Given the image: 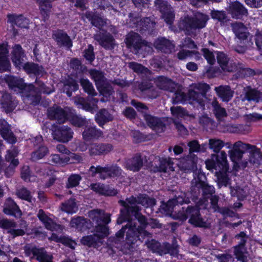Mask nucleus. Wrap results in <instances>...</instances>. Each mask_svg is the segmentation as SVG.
Segmentation results:
<instances>
[{"instance_id":"nucleus-46","label":"nucleus","mask_w":262,"mask_h":262,"mask_svg":"<svg viewBox=\"0 0 262 262\" xmlns=\"http://www.w3.org/2000/svg\"><path fill=\"white\" fill-rule=\"evenodd\" d=\"M78 89V85L76 81L72 78L67 80L63 86V92H65L69 97L72 96L73 92L76 91Z\"/></svg>"},{"instance_id":"nucleus-47","label":"nucleus","mask_w":262,"mask_h":262,"mask_svg":"<svg viewBox=\"0 0 262 262\" xmlns=\"http://www.w3.org/2000/svg\"><path fill=\"white\" fill-rule=\"evenodd\" d=\"M209 148L212 150L214 152L218 153L217 155L220 154V151L223 147L225 146V143L223 141L219 139H210L209 140L208 142ZM214 154H212L213 155Z\"/></svg>"},{"instance_id":"nucleus-61","label":"nucleus","mask_w":262,"mask_h":262,"mask_svg":"<svg viewBox=\"0 0 262 262\" xmlns=\"http://www.w3.org/2000/svg\"><path fill=\"white\" fill-rule=\"evenodd\" d=\"M81 177L78 174H72L68 179L66 182V187L70 188L76 187L79 184L81 180Z\"/></svg>"},{"instance_id":"nucleus-8","label":"nucleus","mask_w":262,"mask_h":262,"mask_svg":"<svg viewBox=\"0 0 262 262\" xmlns=\"http://www.w3.org/2000/svg\"><path fill=\"white\" fill-rule=\"evenodd\" d=\"M125 43L128 48H133L137 51L142 49L147 52H150L152 50L150 44L142 40L138 33L134 32H130L126 35Z\"/></svg>"},{"instance_id":"nucleus-42","label":"nucleus","mask_w":262,"mask_h":262,"mask_svg":"<svg viewBox=\"0 0 262 262\" xmlns=\"http://www.w3.org/2000/svg\"><path fill=\"white\" fill-rule=\"evenodd\" d=\"M91 78L95 81L96 87L104 82L106 79L103 72L96 69H91L89 71Z\"/></svg>"},{"instance_id":"nucleus-49","label":"nucleus","mask_w":262,"mask_h":262,"mask_svg":"<svg viewBox=\"0 0 262 262\" xmlns=\"http://www.w3.org/2000/svg\"><path fill=\"white\" fill-rule=\"evenodd\" d=\"M15 194L19 199L25 200L30 203H32V201L34 200L30 191L24 187L17 188L16 190Z\"/></svg>"},{"instance_id":"nucleus-4","label":"nucleus","mask_w":262,"mask_h":262,"mask_svg":"<svg viewBox=\"0 0 262 262\" xmlns=\"http://www.w3.org/2000/svg\"><path fill=\"white\" fill-rule=\"evenodd\" d=\"M210 89L209 85L205 83H199L191 85L188 93L190 103L198 104L204 110L205 105L209 100L206 96V93Z\"/></svg>"},{"instance_id":"nucleus-9","label":"nucleus","mask_w":262,"mask_h":262,"mask_svg":"<svg viewBox=\"0 0 262 262\" xmlns=\"http://www.w3.org/2000/svg\"><path fill=\"white\" fill-rule=\"evenodd\" d=\"M19 93L24 100L27 101L31 104H38L41 99L37 89L33 84L25 83Z\"/></svg>"},{"instance_id":"nucleus-16","label":"nucleus","mask_w":262,"mask_h":262,"mask_svg":"<svg viewBox=\"0 0 262 262\" xmlns=\"http://www.w3.org/2000/svg\"><path fill=\"white\" fill-rule=\"evenodd\" d=\"M99 100L97 98L88 97L84 99L79 97L75 99V103L78 107L81 108L86 111L93 113L97 107V103Z\"/></svg>"},{"instance_id":"nucleus-52","label":"nucleus","mask_w":262,"mask_h":262,"mask_svg":"<svg viewBox=\"0 0 262 262\" xmlns=\"http://www.w3.org/2000/svg\"><path fill=\"white\" fill-rule=\"evenodd\" d=\"M155 25V22L150 17H145L140 20L139 30L152 31Z\"/></svg>"},{"instance_id":"nucleus-44","label":"nucleus","mask_w":262,"mask_h":262,"mask_svg":"<svg viewBox=\"0 0 262 262\" xmlns=\"http://www.w3.org/2000/svg\"><path fill=\"white\" fill-rule=\"evenodd\" d=\"M157 85L160 89L168 91L170 92L174 91V83L166 78L161 77L159 80L157 81Z\"/></svg>"},{"instance_id":"nucleus-20","label":"nucleus","mask_w":262,"mask_h":262,"mask_svg":"<svg viewBox=\"0 0 262 262\" xmlns=\"http://www.w3.org/2000/svg\"><path fill=\"white\" fill-rule=\"evenodd\" d=\"M243 92L244 97L242 99L243 101H253L258 103L262 101V92L256 89L248 86L244 88Z\"/></svg>"},{"instance_id":"nucleus-22","label":"nucleus","mask_w":262,"mask_h":262,"mask_svg":"<svg viewBox=\"0 0 262 262\" xmlns=\"http://www.w3.org/2000/svg\"><path fill=\"white\" fill-rule=\"evenodd\" d=\"M144 119L147 125L157 132H163L165 128V124L160 118L150 114H145Z\"/></svg>"},{"instance_id":"nucleus-45","label":"nucleus","mask_w":262,"mask_h":262,"mask_svg":"<svg viewBox=\"0 0 262 262\" xmlns=\"http://www.w3.org/2000/svg\"><path fill=\"white\" fill-rule=\"evenodd\" d=\"M79 82L84 92L86 93L89 95L92 96L97 95L98 94L95 91L93 84L88 79L81 78Z\"/></svg>"},{"instance_id":"nucleus-24","label":"nucleus","mask_w":262,"mask_h":262,"mask_svg":"<svg viewBox=\"0 0 262 262\" xmlns=\"http://www.w3.org/2000/svg\"><path fill=\"white\" fill-rule=\"evenodd\" d=\"M228 11L232 17L235 19H241L243 16H247L248 13L244 6L238 2L230 4Z\"/></svg>"},{"instance_id":"nucleus-63","label":"nucleus","mask_w":262,"mask_h":262,"mask_svg":"<svg viewBox=\"0 0 262 262\" xmlns=\"http://www.w3.org/2000/svg\"><path fill=\"white\" fill-rule=\"evenodd\" d=\"M232 132L235 133L247 134L250 131V127L247 124L232 125Z\"/></svg>"},{"instance_id":"nucleus-5","label":"nucleus","mask_w":262,"mask_h":262,"mask_svg":"<svg viewBox=\"0 0 262 262\" xmlns=\"http://www.w3.org/2000/svg\"><path fill=\"white\" fill-rule=\"evenodd\" d=\"M208 16L202 13H196L193 16H187L179 23L180 28L190 35L192 30L204 28L208 20Z\"/></svg>"},{"instance_id":"nucleus-53","label":"nucleus","mask_w":262,"mask_h":262,"mask_svg":"<svg viewBox=\"0 0 262 262\" xmlns=\"http://www.w3.org/2000/svg\"><path fill=\"white\" fill-rule=\"evenodd\" d=\"M162 248L163 249L161 255L169 253L171 255L175 256L178 254L179 252L178 245L174 243L172 245L167 243H163Z\"/></svg>"},{"instance_id":"nucleus-39","label":"nucleus","mask_w":262,"mask_h":262,"mask_svg":"<svg viewBox=\"0 0 262 262\" xmlns=\"http://www.w3.org/2000/svg\"><path fill=\"white\" fill-rule=\"evenodd\" d=\"M24 70L28 73L33 74L35 75H43L45 73L43 68L37 64L33 62H27L22 66Z\"/></svg>"},{"instance_id":"nucleus-19","label":"nucleus","mask_w":262,"mask_h":262,"mask_svg":"<svg viewBox=\"0 0 262 262\" xmlns=\"http://www.w3.org/2000/svg\"><path fill=\"white\" fill-rule=\"evenodd\" d=\"M89 217L97 224H108L111 222V214L106 213L103 210L96 209L89 212Z\"/></svg>"},{"instance_id":"nucleus-1","label":"nucleus","mask_w":262,"mask_h":262,"mask_svg":"<svg viewBox=\"0 0 262 262\" xmlns=\"http://www.w3.org/2000/svg\"><path fill=\"white\" fill-rule=\"evenodd\" d=\"M124 221L127 223L116 233L114 242L117 245L116 247L125 253L134 249L136 243L140 240V235L151 237V234L145 230L148 220L140 211L121 209L117 223L121 224Z\"/></svg>"},{"instance_id":"nucleus-12","label":"nucleus","mask_w":262,"mask_h":262,"mask_svg":"<svg viewBox=\"0 0 262 262\" xmlns=\"http://www.w3.org/2000/svg\"><path fill=\"white\" fill-rule=\"evenodd\" d=\"M198 157L195 155H188L183 158L181 162V167L185 172H192L193 177L198 176V173L202 172L201 170L198 168L196 163Z\"/></svg>"},{"instance_id":"nucleus-40","label":"nucleus","mask_w":262,"mask_h":262,"mask_svg":"<svg viewBox=\"0 0 262 262\" xmlns=\"http://www.w3.org/2000/svg\"><path fill=\"white\" fill-rule=\"evenodd\" d=\"M60 209L68 213H75L78 210V206L76 204L75 199L71 198L68 200L61 203Z\"/></svg>"},{"instance_id":"nucleus-50","label":"nucleus","mask_w":262,"mask_h":262,"mask_svg":"<svg viewBox=\"0 0 262 262\" xmlns=\"http://www.w3.org/2000/svg\"><path fill=\"white\" fill-rule=\"evenodd\" d=\"M107 224H99L95 227L96 235L100 237V240L102 241V239L107 236L109 234V228Z\"/></svg>"},{"instance_id":"nucleus-37","label":"nucleus","mask_w":262,"mask_h":262,"mask_svg":"<svg viewBox=\"0 0 262 262\" xmlns=\"http://www.w3.org/2000/svg\"><path fill=\"white\" fill-rule=\"evenodd\" d=\"M101 130L97 129L95 127H89L85 128L82 133V136L85 140L89 141L92 139H98L102 136Z\"/></svg>"},{"instance_id":"nucleus-30","label":"nucleus","mask_w":262,"mask_h":262,"mask_svg":"<svg viewBox=\"0 0 262 262\" xmlns=\"http://www.w3.org/2000/svg\"><path fill=\"white\" fill-rule=\"evenodd\" d=\"M9 51L4 45H0V72H4L10 70V63L8 58Z\"/></svg>"},{"instance_id":"nucleus-48","label":"nucleus","mask_w":262,"mask_h":262,"mask_svg":"<svg viewBox=\"0 0 262 262\" xmlns=\"http://www.w3.org/2000/svg\"><path fill=\"white\" fill-rule=\"evenodd\" d=\"M234 248V255L237 259L241 262H247L248 258L246 255L247 252L245 246L237 245Z\"/></svg>"},{"instance_id":"nucleus-28","label":"nucleus","mask_w":262,"mask_h":262,"mask_svg":"<svg viewBox=\"0 0 262 262\" xmlns=\"http://www.w3.org/2000/svg\"><path fill=\"white\" fill-rule=\"evenodd\" d=\"M8 21L13 26L16 25L20 28H28L30 24L29 20L23 15L9 14Z\"/></svg>"},{"instance_id":"nucleus-60","label":"nucleus","mask_w":262,"mask_h":262,"mask_svg":"<svg viewBox=\"0 0 262 262\" xmlns=\"http://www.w3.org/2000/svg\"><path fill=\"white\" fill-rule=\"evenodd\" d=\"M230 188L232 196L236 197L238 200H243L246 197L245 191L238 186H230Z\"/></svg>"},{"instance_id":"nucleus-31","label":"nucleus","mask_w":262,"mask_h":262,"mask_svg":"<svg viewBox=\"0 0 262 262\" xmlns=\"http://www.w3.org/2000/svg\"><path fill=\"white\" fill-rule=\"evenodd\" d=\"M214 91L217 96L223 102H228L233 96L234 91L231 90L229 85H220L215 87Z\"/></svg>"},{"instance_id":"nucleus-64","label":"nucleus","mask_w":262,"mask_h":262,"mask_svg":"<svg viewBox=\"0 0 262 262\" xmlns=\"http://www.w3.org/2000/svg\"><path fill=\"white\" fill-rule=\"evenodd\" d=\"M85 220L82 217H78L71 220L70 225L72 227L81 230L86 224Z\"/></svg>"},{"instance_id":"nucleus-17","label":"nucleus","mask_w":262,"mask_h":262,"mask_svg":"<svg viewBox=\"0 0 262 262\" xmlns=\"http://www.w3.org/2000/svg\"><path fill=\"white\" fill-rule=\"evenodd\" d=\"M48 117L50 119L56 120L59 123H63L67 120V113L60 106L57 105L48 108Z\"/></svg>"},{"instance_id":"nucleus-27","label":"nucleus","mask_w":262,"mask_h":262,"mask_svg":"<svg viewBox=\"0 0 262 262\" xmlns=\"http://www.w3.org/2000/svg\"><path fill=\"white\" fill-rule=\"evenodd\" d=\"M2 107L8 113L12 112L18 104V101L8 93H4L0 100Z\"/></svg>"},{"instance_id":"nucleus-18","label":"nucleus","mask_w":262,"mask_h":262,"mask_svg":"<svg viewBox=\"0 0 262 262\" xmlns=\"http://www.w3.org/2000/svg\"><path fill=\"white\" fill-rule=\"evenodd\" d=\"M52 135L54 139L63 143H67L72 139L73 132L68 126H63L53 130Z\"/></svg>"},{"instance_id":"nucleus-21","label":"nucleus","mask_w":262,"mask_h":262,"mask_svg":"<svg viewBox=\"0 0 262 262\" xmlns=\"http://www.w3.org/2000/svg\"><path fill=\"white\" fill-rule=\"evenodd\" d=\"M113 149L112 144L108 143H93L89 148V154L91 156L104 155Z\"/></svg>"},{"instance_id":"nucleus-7","label":"nucleus","mask_w":262,"mask_h":262,"mask_svg":"<svg viewBox=\"0 0 262 262\" xmlns=\"http://www.w3.org/2000/svg\"><path fill=\"white\" fill-rule=\"evenodd\" d=\"M118 202L123 207V208L132 209L134 211L141 210L138 204H141L146 207H152L155 205V199L144 194H140L137 198L131 196L126 198L125 201L119 200Z\"/></svg>"},{"instance_id":"nucleus-3","label":"nucleus","mask_w":262,"mask_h":262,"mask_svg":"<svg viewBox=\"0 0 262 262\" xmlns=\"http://www.w3.org/2000/svg\"><path fill=\"white\" fill-rule=\"evenodd\" d=\"M171 215L173 218L182 221L189 219L188 223L195 227H206V222L202 217L200 208L196 206H188L186 208L183 207L182 210L175 212L174 214Z\"/></svg>"},{"instance_id":"nucleus-29","label":"nucleus","mask_w":262,"mask_h":262,"mask_svg":"<svg viewBox=\"0 0 262 262\" xmlns=\"http://www.w3.org/2000/svg\"><path fill=\"white\" fill-rule=\"evenodd\" d=\"M143 160L140 154H136L132 158L125 161V167L130 170L138 171L143 166Z\"/></svg>"},{"instance_id":"nucleus-38","label":"nucleus","mask_w":262,"mask_h":262,"mask_svg":"<svg viewBox=\"0 0 262 262\" xmlns=\"http://www.w3.org/2000/svg\"><path fill=\"white\" fill-rule=\"evenodd\" d=\"M6 81L10 89L19 93L25 83L22 79L14 76L8 77Z\"/></svg>"},{"instance_id":"nucleus-51","label":"nucleus","mask_w":262,"mask_h":262,"mask_svg":"<svg viewBox=\"0 0 262 262\" xmlns=\"http://www.w3.org/2000/svg\"><path fill=\"white\" fill-rule=\"evenodd\" d=\"M48 153V149L46 146H40L31 154V159L33 161H36L43 158Z\"/></svg>"},{"instance_id":"nucleus-26","label":"nucleus","mask_w":262,"mask_h":262,"mask_svg":"<svg viewBox=\"0 0 262 262\" xmlns=\"http://www.w3.org/2000/svg\"><path fill=\"white\" fill-rule=\"evenodd\" d=\"M11 59L16 68H20L23 65L25 56L23 50L19 45H15L11 52Z\"/></svg>"},{"instance_id":"nucleus-34","label":"nucleus","mask_w":262,"mask_h":262,"mask_svg":"<svg viewBox=\"0 0 262 262\" xmlns=\"http://www.w3.org/2000/svg\"><path fill=\"white\" fill-rule=\"evenodd\" d=\"M197 173L198 176L194 177L191 181L189 191L192 199L194 201L198 200L200 196L202 187V183L199 179V173L197 172Z\"/></svg>"},{"instance_id":"nucleus-54","label":"nucleus","mask_w":262,"mask_h":262,"mask_svg":"<svg viewBox=\"0 0 262 262\" xmlns=\"http://www.w3.org/2000/svg\"><path fill=\"white\" fill-rule=\"evenodd\" d=\"M236 72H237L239 76L241 77H246L255 75V72L253 70L246 68L244 63L239 61L238 64Z\"/></svg>"},{"instance_id":"nucleus-41","label":"nucleus","mask_w":262,"mask_h":262,"mask_svg":"<svg viewBox=\"0 0 262 262\" xmlns=\"http://www.w3.org/2000/svg\"><path fill=\"white\" fill-rule=\"evenodd\" d=\"M97 89L100 95L105 97L110 96L114 93V89L111 82L110 81H107V80L98 85Z\"/></svg>"},{"instance_id":"nucleus-23","label":"nucleus","mask_w":262,"mask_h":262,"mask_svg":"<svg viewBox=\"0 0 262 262\" xmlns=\"http://www.w3.org/2000/svg\"><path fill=\"white\" fill-rule=\"evenodd\" d=\"M3 211L7 215L14 216L17 218H20L22 215L21 211L18 206L11 198H8L6 200Z\"/></svg>"},{"instance_id":"nucleus-14","label":"nucleus","mask_w":262,"mask_h":262,"mask_svg":"<svg viewBox=\"0 0 262 262\" xmlns=\"http://www.w3.org/2000/svg\"><path fill=\"white\" fill-rule=\"evenodd\" d=\"M94 39L106 50H112L116 45L114 37L110 33H99L95 34Z\"/></svg>"},{"instance_id":"nucleus-32","label":"nucleus","mask_w":262,"mask_h":262,"mask_svg":"<svg viewBox=\"0 0 262 262\" xmlns=\"http://www.w3.org/2000/svg\"><path fill=\"white\" fill-rule=\"evenodd\" d=\"M155 48L165 53H170L174 48L170 41L164 37L158 38L154 42Z\"/></svg>"},{"instance_id":"nucleus-57","label":"nucleus","mask_w":262,"mask_h":262,"mask_svg":"<svg viewBox=\"0 0 262 262\" xmlns=\"http://www.w3.org/2000/svg\"><path fill=\"white\" fill-rule=\"evenodd\" d=\"M0 133L4 139L7 140L10 143H14L16 142V138L11 132L10 126L8 127L1 128Z\"/></svg>"},{"instance_id":"nucleus-36","label":"nucleus","mask_w":262,"mask_h":262,"mask_svg":"<svg viewBox=\"0 0 262 262\" xmlns=\"http://www.w3.org/2000/svg\"><path fill=\"white\" fill-rule=\"evenodd\" d=\"M95 120L100 126L113 120V116L105 108L101 109L95 115Z\"/></svg>"},{"instance_id":"nucleus-62","label":"nucleus","mask_w":262,"mask_h":262,"mask_svg":"<svg viewBox=\"0 0 262 262\" xmlns=\"http://www.w3.org/2000/svg\"><path fill=\"white\" fill-rule=\"evenodd\" d=\"M71 123L74 126L77 127H81L86 124L87 121L85 118L82 117L81 115H73L70 119Z\"/></svg>"},{"instance_id":"nucleus-35","label":"nucleus","mask_w":262,"mask_h":262,"mask_svg":"<svg viewBox=\"0 0 262 262\" xmlns=\"http://www.w3.org/2000/svg\"><path fill=\"white\" fill-rule=\"evenodd\" d=\"M210 104L212 107V113L217 120L221 121L227 116L226 109L221 106L216 98H213Z\"/></svg>"},{"instance_id":"nucleus-15","label":"nucleus","mask_w":262,"mask_h":262,"mask_svg":"<svg viewBox=\"0 0 262 262\" xmlns=\"http://www.w3.org/2000/svg\"><path fill=\"white\" fill-rule=\"evenodd\" d=\"M249 151L250 153L249 161H244L241 163L242 168L251 167L252 165L257 166L262 162V154L260 149L255 145H252Z\"/></svg>"},{"instance_id":"nucleus-43","label":"nucleus","mask_w":262,"mask_h":262,"mask_svg":"<svg viewBox=\"0 0 262 262\" xmlns=\"http://www.w3.org/2000/svg\"><path fill=\"white\" fill-rule=\"evenodd\" d=\"M82 244L85 246L90 247H96L99 243H102L100 240V237L97 235L94 234L85 236H83L80 240Z\"/></svg>"},{"instance_id":"nucleus-25","label":"nucleus","mask_w":262,"mask_h":262,"mask_svg":"<svg viewBox=\"0 0 262 262\" xmlns=\"http://www.w3.org/2000/svg\"><path fill=\"white\" fill-rule=\"evenodd\" d=\"M52 37L60 47L70 49L72 47V41L69 36L62 30H57L53 32Z\"/></svg>"},{"instance_id":"nucleus-11","label":"nucleus","mask_w":262,"mask_h":262,"mask_svg":"<svg viewBox=\"0 0 262 262\" xmlns=\"http://www.w3.org/2000/svg\"><path fill=\"white\" fill-rule=\"evenodd\" d=\"M233 32L235 36L243 41L247 42L246 46L252 47L253 42L252 41L251 36L248 31L247 27L241 23H235L231 25Z\"/></svg>"},{"instance_id":"nucleus-33","label":"nucleus","mask_w":262,"mask_h":262,"mask_svg":"<svg viewBox=\"0 0 262 262\" xmlns=\"http://www.w3.org/2000/svg\"><path fill=\"white\" fill-rule=\"evenodd\" d=\"M199 179L202 183V195L204 199L209 198L215 192L214 187L206 182V177L203 172L199 173Z\"/></svg>"},{"instance_id":"nucleus-10","label":"nucleus","mask_w":262,"mask_h":262,"mask_svg":"<svg viewBox=\"0 0 262 262\" xmlns=\"http://www.w3.org/2000/svg\"><path fill=\"white\" fill-rule=\"evenodd\" d=\"M24 248L26 256L33 255L31 258L36 256V260L39 262H53L52 255L49 254L43 248L38 249L30 246H25Z\"/></svg>"},{"instance_id":"nucleus-2","label":"nucleus","mask_w":262,"mask_h":262,"mask_svg":"<svg viewBox=\"0 0 262 262\" xmlns=\"http://www.w3.org/2000/svg\"><path fill=\"white\" fill-rule=\"evenodd\" d=\"M208 169L219 170L215 172L216 182L219 188L227 187L230 184V179L227 173L229 166L227 160V154L223 151L219 155H213L210 160L206 161Z\"/></svg>"},{"instance_id":"nucleus-13","label":"nucleus","mask_w":262,"mask_h":262,"mask_svg":"<svg viewBox=\"0 0 262 262\" xmlns=\"http://www.w3.org/2000/svg\"><path fill=\"white\" fill-rule=\"evenodd\" d=\"M81 18L84 21H85V19H87L93 26L99 29L107 26L110 23L109 20L98 16L93 11H86L85 13H83L81 15Z\"/></svg>"},{"instance_id":"nucleus-59","label":"nucleus","mask_w":262,"mask_h":262,"mask_svg":"<svg viewBox=\"0 0 262 262\" xmlns=\"http://www.w3.org/2000/svg\"><path fill=\"white\" fill-rule=\"evenodd\" d=\"M146 245L148 249H150L154 252H157L161 254L162 251V245L157 241L151 239V240L148 239L146 243Z\"/></svg>"},{"instance_id":"nucleus-56","label":"nucleus","mask_w":262,"mask_h":262,"mask_svg":"<svg viewBox=\"0 0 262 262\" xmlns=\"http://www.w3.org/2000/svg\"><path fill=\"white\" fill-rule=\"evenodd\" d=\"M231 160L234 163V165H238L241 167V161L244 153L234 149H231L228 152Z\"/></svg>"},{"instance_id":"nucleus-6","label":"nucleus","mask_w":262,"mask_h":262,"mask_svg":"<svg viewBox=\"0 0 262 262\" xmlns=\"http://www.w3.org/2000/svg\"><path fill=\"white\" fill-rule=\"evenodd\" d=\"M89 172L92 177L98 174L101 180L108 178L118 177L122 174V169L116 164L106 165L103 167L100 165L91 166L89 169Z\"/></svg>"},{"instance_id":"nucleus-58","label":"nucleus","mask_w":262,"mask_h":262,"mask_svg":"<svg viewBox=\"0 0 262 262\" xmlns=\"http://www.w3.org/2000/svg\"><path fill=\"white\" fill-rule=\"evenodd\" d=\"M171 114L176 117L189 116L194 118L193 115H189L188 112L181 106H172L170 108Z\"/></svg>"},{"instance_id":"nucleus-55","label":"nucleus","mask_w":262,"mask_h":262,"mask_svg":"<svg viewBox=\"0 0 262 262\" xmlns=\"http://www.w3.org/2000/svg\"><path fill=\"white\" fill-rule=\"evenodd\" d=\"M173 164L171 158H162L160 160L159 170L162 172H166L168 169L173 171Z\"/></svg>"}]
</instances>
